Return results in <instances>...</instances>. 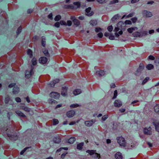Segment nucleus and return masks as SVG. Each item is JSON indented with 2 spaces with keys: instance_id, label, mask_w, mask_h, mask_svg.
<instances>
[{
  "instance_id": "obj_43",
  "label": "nucleus",
  "mask_w": 159,
  "mask_h": 159,
  "mask_svg": "<svg viewBox=\"0 0 159 159\" xmlns=\"http://www.w3.org/2000/svg\"><path fill=\"white\" fill-rule=\"evenodd\" d=\"M117 95V90H115L114 91V96L112 98V99H115Z\"/></svg>"
},
{
  "instance_id": "obj_4",
  "label": "nucleus",
  "mask_w": 159,
  "mask_h": 159,
  "mask_svg": "<svg viewBox=\"0 0 159 159\" xmlns=\"http://www.w3.org/2000/svg\"><path fill=\"white\" fill-rule=\"evenodd\" d=\"M142 14L144 17H149L152 16V14L151 12L146 10H144L142 11Z\"/></svg>"
},
{
  "instance_id": "obj_58",
  "label": "nucleus",
  "mask_w": 159,
  "mask_h": 159,
  "mask_svg": "<svg viewBox=\"0 0 159 159\" xmlns=\"http://www.w3.org/2000/svg\"><path fill=\"white\" fill-rule=\"evenodd\" d=\"M100 3H105L106 2V0H96Z\"/></svg>"
},
{
  "instance_id": "obj_41",
  "label": "nucleus",
  "mask_w": 159,
  "mask_h": 159,
  "mask_svg": "<svg viewBox=\"0 0 159 159\" xmlns=\"http://www.w3.org/2000/svg\"><path fill=\"white\" fill-rule=\"evenodd\" d=\"M53 121V125H55L59 123V121L57 119H53L52 120Z\"/></svg>"
},
{
  "instance_id": "obj_3",
  "label": "nucleus",
  "mask_w": 159,
  "mask_h": 159,
  "mask_svg": "<svg viewBox=\"0 0 159 159\" xmlns=\"http://www.w3.org/2000/svg\"><path fill=\"white\" fill-rule=\"evenodd\" d=\"M34 69V67L33 66L31 65L30 70V71H29L28 70L26 71L25 75V77L26 78L28 79L34 74V72L33 70Z\"/></svg>"
},
{
  "instance_id": "obj_27",
  "label": "nucleus",
  "mask_w": 159,
  "mask_h": 159,
  "mask_svg": "<svg viewBox=\"0 0 159 159\" xmlns=\"http://www.w3.org/2000/svg\"><path fill=\"white\" fill-rule=\"evenodd\" d=\"M135 29H137V28L136 27H131L128 29L127 31L129 33H131Z\"/></svg>"
},
{
  "instance_id": "obj_55",
  "label": "nucleus",
  "mask_w": 159,
  "mask_h": 159,
  "mask_svg": "<svg viewBox=\"0 0 159 159\" xmlns=\"http://www.w3.org/2000/svg\"><path fill=\"white\" fill-rule=\"evenodd\" d=\"M125 24L126 25H131L132 24L131 21L129 20H126L125 22Z\"/></svg>"
},
{
  "instance_id": "obj_30",
  "label": "nucleus",
  "mask_w": 159,
  "mask_h": 159,
  "mask_svg": "<svg viewBox=\"0 0 159 159\" xmlns=\"http://www.w3.org/2000/svg\"><path fill=\"white\" fill-rule=\"evenodd\" d=\"M43 52L44 54L47 57H50V55L48 53V50L46 49H44L43 50Z\"/></svg>"
},
{
  "instance_id": "obj_29",
  "label": "nucleus",
  "mask_w": 159,
  "mask_h": 159,
  "mask_svg": "<svg viewBox=\"0 0 159 159\" xmlns=\"http://www.w3.org/2000/svg\"><path fill=\"white\" fill-rule=\"evenodd\" d=\"M12 101L10 97L9 96H7L5 98V103H8L10 101Z\"/></svg>"
},
{
  "instance_id": "obj_59",
  "label": "nucleus",
  "mask_w": 159,
  "mask_h": 159,
  "mask_svg": "<svg viewBox=\"0 0 159 159\" xmlns=\"http://www.w3.org/2000/svg\"><path fill=\"white\" fill-rule=\"evenodd\" d=\"M22 30V28L21 27H19L18 29H17V34H19L21 31Z\"/></svg>"
},
{
  "instance_id": "obj_14",
  "label": "nucleus",
  "mask_w": 159,
  "mask_h": 159,
  "mask_svg": "<svg viewBox=\"0 0 159 159\" xmlns=\"http://www.w3.org/2000/svg\"><path fill=\"white\" fill-rule=\"evenodd\" d=\"M61 139L59 137H55L53 138V141L55 143H59L61 142Z\"/></svg>"
},
{
  "instance_id": "obj_37",
  "label": "nucleus",
  "mask_w": 159,
  "mask_h": 159,
  "mask_svg": "<svg viewBox=\"0 0 159 159\" xmlns=\"http://www.w3.org/2000/svg\"><path fill=\"white\" fill-rule=\"evenodd\" d=\"M146 68L148 70H150L154 68V66L152 64H149L147 66Z\"/></svg>"
},
{
  "instance_id": "obj_63",
  "label": "nucleus",
  "mask_w": 159,
  "mask_h": 159,
  "mask_svg": "<svg viewBox=\"0 0 159 159\" xmlns=\"http://www.w3.org/2000/svg\"><path fill=\"white\" fill-rule=\"evenodd\" d=\"M148 59L151 60H153L155 59V57L152 55H150L148 57Z\"/></svg>"
},
{
  "instance_id": "obj_40",
  "label": "nucleus",
  "mask_w": 159,
  "mask_h": 159,
  "mask_svg": "<svg viewBox=\"0 0 159 159\" xmlns=\"http://www.w3.org/2000/svg\"><path fill=\"white\" fill-rule=\"evenodd\" d=\"M143 69V65L142 64H140L139 68L138 69L137 71H140Z\"/></svg>"
},
{
  "instance_id": "obj_28",
  "label": "nucleus",
  "mask_w": 159,
  "mask_h": 159,
  "mask_svg": "<svg viewBox=\"0 0 159 159\" xmlns=\"http://www.w3.org/2000/svg\"><path fill=\"white\" fill-rule=\"evenodd\" d=\"M90 24L93 26L96 25L97 24V22L96 20H92L90 21Z\"/></svg>"
},
{
  "instance_id": "obj_21",
  "label": "nucleus",
  "mask_w": 159,
  "mask_h": 159,
  "mask_svg": "<svg viewBox=\"0 0 159 159\" xmlns=\"http://www.w3.org/2000/svg\"><path fill=\"white\" fill-rule=\"evenodd\" d=\"M19 92V89L17 86L15 87L13 89V93L14 94H16Z\"/></svg>"
},
{
  "instance_id": "obj_42",
  "label": "nucleus",
  "mask_w": 159,
  "mask_h": 159,
  "mask_svg": "<svg viewBox=\"0 0 159 159\" xmlns=\"http://www.w3.org/2000/svg\"><path fill=\"white\" fill-rule=\"evenodd\" d=\"M61 17L60 15H58L57 16L54 18V20L57 21L61 19Z\"/></svg>"
},
{
  "instance_id": "obj_19",
  "label": "nucleus",
  "mask_w": 159,
  "mask_h": 159,
  "mask_svg": "<svg viewBox=\"0 0 159 159\" xmlns=\"http://www.w3.org/2000/svg\"><path fill=\"white\" fill-rule=\"evenodd\" d=\"M20 108L21 109L24 110L26 112H29L30 111V109L29 108L24 106H21L20 107Z\"/></svg>"
},
{
  "instance_id": "obj_24",
  "label": "nucleus",
  "mask_w": 159,
  "mask_h": 159,
  "mask_svg": "<svg viewBox=\"0 0 159 159\" xmlns=\"http://www.w3.org/2000/svg\"><path fill=\"white\" fill-rule=\"evenodd\" d=\"M132 35L134 37H141L140 33L138 32H135L133 33Z\"/></svg>"
},
{
  "instance_id": "obj_11",
  "label": "nucleus",
  "mask_w": 159,
  "mask_h": 159,
  "mask_svg": "<svg viewBox=\"0 0 159 159\" xmlns=\"http://www.w3.org/2000/svg\"><path fill=\"white\" fill-rule=\"evenodd\" d=\"M114 105L116 107H120L122 105V103L120 100H116L114 102Z\"/></svg>"
},
{
  "instance_id": "obj_60",
  "label": "nucleus",
  "mask_w": 159,
  "mask_h": 159,
  "mask_svg": "<svg viewBox=\"0 0 159 159\" xmlns=\"http://www.w3.org/2000/svg\"><path fill=\"white\" fill-rule=\"evenodd\" d=\"M102 30V29L99 27L96 28L95 29V31L97 33L101 31Z\"/></svg>"
},
{
  "instance_id": "obj_6",
  "label": "nucleus",
  "mask_w": 159,
  "mask_h": 159,
  "mask_svg": "<svg viewBox=\"0 0 159 159\" xmlns=\"http://www.w3.org/2000/svg\"><path fill=\"white\" fill-rule=\"evenodd\" d=\"M70 19L73 22L74 25L76 26L80 25V21L78 19H75V16H71Z\"/></svg>"
},
{
  "instance_id": "obj_48",
  "label": "nucleus",
  "mask_w": 159,
  "mask_h": 159,
  "mask_svg": "<svg viewBox=\"0 0 159 159\" xmlns=\"http://www.w3.org/2000/svg\"><path fill=\"white\" fill-rule=\"evenodd\" d=\"M118 0H113L110 2L109 4L110 5H111L116 3H117L118 2Z\"/></svg>"
},
{
  "instance_id": "obj_1",
  "label": "nucleus",
  "mask_w": 159,
  "mask_h": 159,
  "mask_svg": "<svg viewBox=\"0 0 159 159\" xmlns=\"http://www.w3.org/2000/svg\"><path fill=\"white\" fill-rule=\"evenodd\" d=\"M116 139L118 143L120 146L123 147L125 146L126 142L124 138L122 137H117Z\"/></svg>"
},
{
  "instance_id": "obj_20",
  "label": "nucleus",
  "mask_w": 159,
  "mask_h": 159,
  "mask_svg": "<svg viewBox=\"0 0 159 159\" xmlns=\"http://www.w3.org/2000/svg\"><path fill=\"white\" fill-rule=\"evenodd\" d=\"M81 93V91L79 89H76L73 92V93L75 96L80 94Z\"/></svg>"
},
{
  "instance_id": "obj_56",
  "label": "nucleus",
  "mask_w": 159,
  "mask_h": 159,
  "mask_svg": "<svg viewBox=\"0 0 159 159\" xmlns=\"http://www.w3.org/2000/svg\"><path fill=\"white\" fill-rule=\"evenodd\" d=\"M107 29L108 31H109V32L112 31L113 30L112 26V25H110L109 26L107 27Z\"/></svg>"
},
{
  "instance_id": "obj_23",
  "label": "nucleus",
  "mask_w": 159,
  "mask_h": 159,
  "mask_svg": "<svg viewBox=\"0 0 159 159\" xmlns=\"http://www.w3.org/2000/svg\"><path fill=\"white\" fill-rule=\"evenodd\" d=\"M48 102L50 104H57V103L56 100L52 99H49L48 100Z\"/></svg>"
},
{
  "instance_id": "obj_35",
  "label": "nucleus",
  "mask_w": 159,
  "mask_h": 159,
  "mask_svg": "<svg viewBox=\"0 0 159 159\" xmlns=\"http://www.w3.org/2000/svg\"><path fill=\"white\" fill-rule=\"evenodd\" d=\"M31 62L33 65H35L37 64L36 59L35 57L33 58Z\"/></svg>"
},
{
  "instance_id": "obj_9",
  "label": "nucleus",
  "mask_w": 159,
  "mask_h": 159,
  "mask_svg": "<svg viewBox=\"0 0 159 159\" xmlns=\"http://www.w3.org/2000/svg\"><path fill=\"white\" fill-rule=\"evenodd\" d=\"M91 8L89 7L85 10V14L88 16H91L93 14V12L91 11Z\"/></svg>"
},
{
  "instance_id": "obj_17",
  "label": "nucleus",
  "mask_w": 159,
  "mask_h": 159,
  "mask_svg": "<svg viewBox=\"0 0 159 159\" xmlns=\"http://www.w3.org/2000/svg\"><path fill=\"white\" fill-rule=\"evenodd\" d=\"M15 113L19 116L22 117H25L26 116L22 112L20 111H16Z\"/></svg>"
},
{
  "instance_id": "obj_2",
  "label": "nucleus",
  "mask_w": 159,
  "mask_h": 159,
  "mask_svg": "<svg viewBox=\"0 0 159 159\" xmlns=\"http://www.w3.org/2000/svg\"><path fill=\"white\" fill-rule=\"evenodd\" d=\"M117 26L120 29V31L118 32V33L119 34L121 35L123 34L122 30L125 29V24L122 21H120L117 24Z\"/></svg>"
},
{
  "instance_id": "obj_36",
  "label": "nucleus",
  "mask_w": 159,
  "mask_h": 159,
  "mask_svg": "<svg viewBox=\"0 0 159 159\" xmlns=\"http://www.w3.org/2000/svg\"><path fill=\"white\" fill-rule=\"evenodd\" d=\"M96 151V150H87V152L89 153L91 155H93Z\"/></svg>"
},
{
  "instance_id": "obj_34",
  "label": "nucleus",
  "mask_w": 159,
  "mask_h": 159,
  "mask_svg": "<svg viewBox=\"0 0 159 159\" xmlns=\"http://www.w3.org/2000/svg\"><path fill=\"white\" fill-rule=\"evenodd\" d=\"M45 38L44 36L42 37V44L44 47L45 46Z\"/></svg>"
},
{
  "instance_id": "obj_22",
  "label": "nucleus",
  "mask_w": 159,
  "mask_h": 159,
  "mask_svg": "<svg viewBox=\"0 0 159 159\" xmlns=\"http://www.w3.org/2000/svg\"><path fill=\"white\" fill-rule=\"evenodd\" d=\"M154 111L156 113L159 114V104H157L154 107Z\"/></svg>"
},
{
  "instance_id": "obj_39",
  "label": "nucleus",
  "mask_w": 159,
  "mask_h": 159,
  "mask_svg": "<svg viewBox=\"0 0 159 159\" xmlns=\"http://www.w3.org/2000/svg\"><path fill=\"white\" fill-rule=\"evenodd\" d=\"M92 157L94 158H98L99 159L100 158V155L99 154L96 153H95L93 154V155L92 156Z\"/></svg>"
},
{
  "instance_id": "obj_62",
  "label": "nucleus",
  "mask_w": 159,
  "mask_h": 159,
  "mask_svg": "<svg viewBox=\"0 0 159 159\" xmlns=\"http://www.w3.org/2000/svg\"><path fill=\"white\" fill-rule=\"evenodd\" d=\"M15 100L16 102H20L21 101V100L20 98L18 97L16 98Z\"/></svg>"
},
{
  "instance_id": "obj_13",
  "label": "nucleus",
  "mask_w": 159,
  "mask_h": 159,
  "mask_svg": "<svg viewBox=\"0 0 159 159\" xmlns=\"http://www.w3.org/2000/svg\"><path fill=\"white\" fill-rule=\"evenodd\" d=\"M61 94L64 96H65L67 95V89L66 87H62Z\"/></svg>"
},
{
  "instance_id": "obj_49",
  "label": "nucleus",
  "mask_w": 159,
  "mask_h": 159,
  "mask_svg": "<svg viewBox=\"0 0 159 159\" xmlns=\"http://www.w3.org/2000/svg\"><path fill=\"white\" fill-rule=\"evenodd\" d=\"M149 79V78L148 77H146L143 81V82L142 83V84L143 85L145 83H146L147 81Z\"/></svg>"
},
{
  "instance_id": "obj_64",
  "label": "nucleus",
  "mask_w": 159,
  "mask_h": 159,
  "mask_svg": "<svg viewBox=\"0 0 159 159\" xmlns=\"http://www.w3.org/2000/svg\"><path fill=\"white\" fill-rule=\"evenodd\" d=\"M48 18L50 19L51 20H52L53 18H52V13H50L48 16Z\"/></svg>"
},
{
  "instance_id": "obj_18",
  "label": "nucleus",
  "mask_w": 159,
  "mask_h": 159,
  "mask_svg": "<svg viewBox=\"0 0 159 159\" xmlns=\"http://www.w3.org/2000/svg\"><path fill=\"white\" fill-rule=\"evenodd\" d=\"M59 80L58 79H56L55 80L52 81L50 83V86L51 87H53L55 84L58 83L59 82Z\"/></svg>"
},
{
  "instance_id": "obj_47",
  "label": "nucleus",
  "mask_w": 159,
  "mask_h": 159,
  "mask_svg": "<svg viewBox=\"0 0 159 159\" xmlns=\"http://www.w3.org/2000/svg\"><path fill=\"white\" fill-rule=\"evenodd\" d=\"M60 23L61 25H65V26L67 25L66 23L64 20H61L60 22Z\"/></svg>"
},
{
  "instance_id": "obj_16",
  "label": "nucleus",
  "mask_w": 159,
  "mask_h": 159,
  "mask_svg": "<svg viewBox=\"0 0 159 159\" xmlns=\"http://www.w3.org/2000/svg\"><path fill=\"white\" fill-rule=\"evenodd\" d=\"M105 74V72L103 70L97 71L96 73V75L100 77L104 75Z\"/></svg>"
},
{
  "instance_id": "obj_38",
  "label": "nucleus",
  "mask_w": 159,
  "mask_h": 159,
  "mask_svg": "<svg viewBox=\"0 0 159 159\" xmlns=\"http://www.w3.org/2000/svg\"><path fill=\"white\" fill-rule=\"evenodd\" d=\"M141 37L144 36L148 34V32L146 31H144L141 32Z\"/></svg>"
},
{
  "instance_id": "obj_31",
  "label": "nucleus",
  "mask_w": 159,
  "mask_h": 159,
  "mask_svg": "<svg viewBox=\"0 0 159 159\" xmlns=\"http://www.w3.org/2000/svg\"><path fill=\"white\" fill-rule=\"evenodd\" d=\"M75 139L74 137H71L68 140V143L71 144L73 143L75 141Z\"/></svg>"
},
{
  "instance_id": "obj_15",
  "label": "nucleus",
  "mask_w": 159,
  "mask_h": 159,
  "mask_svg": "<svg viewBox=\"0 0 159 159\" xmlns=\"http://www.w3.org/2000/svg\"><path fill=\"white\" fill-rule=\"evenodd\" d=\"M115 157L116 159H122L123 158L121 153L119 152H117L115 154Z\"/></svg>"
},
{
  "instance_id": "obj_33",
  "label": "nucleus",
  "mask_w": 159,
  "mask_h": 159,
  "mask_svg": "<svg viewBox=\"0 0 159 159\" xmlns=\"http://www.w3.org/2000/svg\"><path fill=\"white\" fill-rule=\"evenodd\" d=\"M27 54L29 56L30 58H32L33 57L32 51L30 49H28L27 51Z\"/></svg>"
},
{
  "instance_id": "obj_61",
  "label": "nucleus",
  "mask_w": 159,
  "mask_h": 159,
  "mask_svg": "<svg viewBox=\"0 0 159 159\" xmlns=\"http://www.w3.org/2000/svg\"><path fill=\"white\" fill-rule=\"evenodd\" d=\"M131 20L134 23H135L137 20V19L136 17H134L131 18Z\"/></svg>"
},
{
  "instance_id": "obj_53",
  "label": "nucleus",
  "mask_w": 159,
  "mask_h": 159,
  "mask_svg": "<svg viewBox=\"0 0 159 159\" xmlns=\"http://www.w3.org/2000/svg\"><path fill=\"white\" fill-rule=\"evenodd\" d=\"M108 117L107 115H105L103 116L102 118V120L103 121H104Z\"/></svg>"
},
{
  "instance_id": "obj_32",
  "label": "nucleus",
  "mask_w": 159,
  "mask_h": 159,
  "mask_svg": "<svg viewBox=\"0 0 159 159\" xmlns=\"http://www.w3.org/2000/svg\"><path fill=\"white\" fill-rule=\"evenodd\" d=\"M81 105H79L77 103L75 104H73L71 105L70 106V107L71 108H74L75 107H80Z\"/></svg>"
},
{
  "instance_id": "obj_51",
  "label": "nucleus",
  "mask_w": 159,
  "mask_h": 159,
  "mask_svg": "<svg viewBox=\"0 0 159 159\" xmlns=\"http://www.w3.org/2000/svg\"><path fill=\"white\" fill-rule=\"evenodd\" d=\"M54 26L57 28H59L60 26V23L59 22H56L54 24Z\"/></svg>"
},
{
  "instance_id": "obj_5",
  "label": "nucleus",
  "mask_w": 159,
  "mask_h": 159,
  "mask_svg": "<svg viewBox=\"0 0 159 159\" xmlns=\"http://www.w3.org/2000/svg\"><path fill=\"white\" fill-rule=\"evenodd\" d=\"M50 96L52 98L57 99L59 98L60 95L58 93L52 92L50 93Z\"/></svg>"
},
{
  "instance_id": "obj_26",
  "label": "nucleus",
  "mask_w": 159,
  "mask_h": 159,
  "mask_svg": "<svg viewBox=\"0 0 159 159\" xmlns=\"http://www.w3.org/2000/svg\"><path fill=\"white\" fill-rule=\"evenodd\" d=\"M84 143H81L77 145V148L79 150H81L83 148V147L84 146Z\"/></svg>"
},
{
  "instance_id": "obj_54",
  "label": "nucleus",
  "mask_w": 159,
  "mask_h": 159,
  "mask_svg": "<svg viewBox=\"0 0 159 159\" xmlns=\"http://www.w3.org/2000/svg\"><path fill=\"white\" fill-rule=\"evenodd\" d=\"M119 17V16L118 15L114 16L112 18V20H115L117 19Z\"/></svg>"
},
{
  "instance_id": "obj_57",
  "label": "nucleus",
  "mask_w": 159,
  "mask_h": 159,
  "mask_svg": "<svg viewBox=\"0 0 159 159\" xmlns=\"http://www.w3.org/2000/svg\"><path fill=\"white\" fill-rule=\"evenodd\" d=\"M67 25L70 26L72 24V22L71 21L69 20L67 22Z\"/></svg>"
},
{
  "instance_id": "obj_45",
  "label": "nucleus",
  "mask_w": 159,
  "mask_h": 159,
  "mask_svg": "<svg viewBox=\"0 0 159 159\" xmlns=\"http://www.w3.org/2000/svg\"><path fill=\"white\" fill-rule=\"evenodd\" d=\"M155 63L157 66H159V57L156 58L155 61Z\"/></svg>"
},
{
  "instance_id": "obj_8",
  "label": "nucleus",
  "mask_w": 159,
  "mask_h": 159,
  "mask_svg": "<svg viewBox=\"0 0 159 159\" xmlns=\"http://www.w3.org/2000/svg\"><path fill=\"white\" fill-rule=\"evenodd\" d=\"M95 121H96L95 120H90L86 121L84 123L86 126L90 127L92 125Z\"/></svg>"
},
{
  "instance_id": "obj_7",
  "label": "nucleus",
  "mask_w": 159,
  "mask_h": 159,
  "mask_svg": "<svg viewBox=\"0 0 159 159\" xmlns=\"http://www.w3.org/2000/svg\"><path fill=\"white\" fill-rule=\"evenodd\" d=\"M144 134L146 135H151L152 134V129L151 127H149L148 128H144L143 129Z\"/></svg>"
},
{
  "instance_id": "obj_10",
  "label": "nucleus",
  "mask_w": 159,
  "mask_h": 159,
  "mask_svg": "<svg viewBox=\"0 0 159 159\" xmlns=\"http://www.w3.org/2000/svg\"><path fill=\"white\" fill-rule=\"evenodd\" d=\"M75 111L73 110H71L68 111L66 113V115L67 117L70 118L73 116L75 115Z\"/></svg>"
},
{
  "instance_id": "obj_25",
  "label": "nucleus",
  "mask_w": 159,
  "mask_h": 159,
  "mask_svg": "<svg viewBox=\"0 0 159 159\" xmlns=\"http://www.w3.org/2000/svg\"><path fill=\"white\" fill-rule=\"evenodd\" d=\"M153 123L155 126L156 130L159 131V122H153Z\"/></svg>"
},
{
  "instance_id": "obj_44",
  "label": "nucleus",
  "mask_w": 159,
  "mask_h": 159,
  "mask_svg": "<svg viewBox=\"0 0 159 159\" xmlns=\"http://www.w3.org/2000/svg\"><path fill=\"white\" fill-rule=\"evenodd\" d=\"M73 7L74 6L72 5H65V8H66L73 9Z\"/></svg>"
},
{
  "instance_id": "obj_52",
  "label": "nucleus",
  "mask_w": 159,
  "mask_h": 159,
  "mask_svg": "<svg viewBox=\"0 0 159 159\" xmlns=\"http://www.w3.org/2000/svg\"><path fill=\"white\" fill-rule=\"evenodd\" d=\"M64 149L65 150H68V148L67 147H65V148H61L57 150V152H60V151L62 149Z\"/></svg>"
},
{
  "instance_id": "obj_46",
  "label": "nucleus",
  "mask_w": 159,
  "mask_h": 159,
  "mask_svg": "<svg viewBox=\"0 0 159 159\" xmlns=\"http://www.w3.org/2000/svg\"><path fill=\"white\" fill-rule=\"evenodd\" d=\"M73 4L77 6V7L79 8L80 6V3L79 2H75L73 3Z\"/></svg>"
},
{
  "instance_id": "obj_12",
  "label": "nucleus",
  "mask_w": 159,
  "mask_h": 159,
  "mask_svg": "<svg viewBox=\"0 0 159 159\" xmlns=\"http://www.w3.org/2000/svg\"><path fill=\"white\" fill-rule=\"evenodd\" d=\"M48 61L47 58L44 57H41L39 59V61L40 63L42 64H45Z\"/></svg>"
},
{
  "instance_id": "obj_50",
  "label": "nucleus",
  "mask_w": 159,
  "mask_h": 159,
  "mask_svg": "<svg viewBox=\"0 0 159 159\" xmlns=\"http://www.w3.org/2000/svg\"><path fill=\"white\" fill-rule=\"evenodd\" d=\"M30 147H26L23 150L21 151V152H20V155H22L24 154V153L25 152L26 150L30 148Z\"/></svg>"
}]
</instances>
